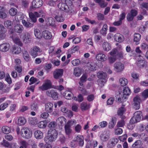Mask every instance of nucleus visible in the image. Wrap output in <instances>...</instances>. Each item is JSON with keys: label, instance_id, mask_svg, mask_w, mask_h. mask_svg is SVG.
Wrapping results in <instances>:
<instances>
[{"label": "nucleus", "instance_id": "10", "mask_svg": "<svg viewBox=\"0 0 148 148\" xmlns=\"http://www.w3.org/2000/svg\"><path fill=\"white\" fill-rule=\"evenodd\" d=\"M64 71L62 69H56L53 72V76L55 79L60 78L63 75Z\"/></svg>", "mask_w": 148, "mask_h": 148}, {"label": "nucleus", "instance_id": "47", "mask_svg": "<svg viewBox=\"0 0 148 148\" xmlns=\"http://www.w3.org/2000/svg\"><path fill=\"white\" fill-rule=\"evenodd\" d=\"M23 56L25 60L27 61L29 60V55L28 52L26 51H24L23 52Z\"/></svg>", "mask_w": 148, "mask_h": 148}, {"label": "nucleus", "instance_id": "60", "mask_svg": "<svg viewBox=\"0 0 148 148\" xmlns=\"http://www.w3.org/2000/svg\"><path fill=\"white\" fill-rule=\"evenodd\" d=\"M5 80L9 84H10L12 82L11 79L8 74H7Z\"/></svg>", "mask_w": 148, "mask_h": 148}, {"label": "nucleus", "instance_id": "58", "mask_svg": "<svg viewBox=\"0 0 148 148\" xmlns=\"http://www.w3.org/2000/svg\"><path fill=\"white\" fill-rule=\"evenodd\" d=\"M15 69L18 73H21L22 71V68L21 66L16 65L15 66Z\"/></svg>", "mask_w": 148, "mask_h": 148}, {"label": "nucleus", "instance_id": "50", "mask_svg": "<svg viewBox=\"0 0 148 148\" xmlns=\"http://www.w3.org/2000/svg\"><path fill=\"white\" fill-rule=\"evenodd\" d=\"M79 49L78 46L73 47L69 50V52L71 53H73L77 51Z\"/></svg>", "mask_w": 148, "mask_h": 148}, {"label": "nucleus", "instance_id": "18", "mask_svg": "<svg viewBox=\"0 0 148 148\" xmlns=\"http://www.w3.org/2000/svg\"><path fill=\"white\" fill-rule=\"evenodd\" d=\"M24 28L23 26L17 24L14 27V29L15 32L18 33H21L23 30Z\"/></svg>", "mask_w": 148, "mask_h": 148}, {"label": "nucleus", "instance_id": "3", "mask_svg": "<svg viewBox=\"0 0 148 148\" xmlns=\"http://www.w3.org/2000/svg\"><path fill=\"white\" fill-rule=\"evenodd\" d=\"M76 121L75 120H72L68 121L64 126L65 133L66 136L69 137L70 136L72 132V130L71 128V126L73 123H76Z\"/></svg>", "mask_w": 148, "mask_h": 148}, {"label": "nucleus", "instance_id": "13", "mask_svg": "<svg viewBox=\"0 0 148 148\" xmlns=\"http://www.w3.org/2000/svg\"><path fill=\"white\" fill-rule=\"evenodd\" d=\"M22 40L25 43L30 42L31 40L30 34L28 32H25L22 37Z\"/></svg>", "mask_w": 148, "mask_h": 148}, {"label": "nucleus", "instance_id": "59", "mask_svg": "<svg viewBox=\"0 0 148 148\" xmlns=\"http://www.w3.org/2000/svg\"><path fill=\"white\" fill-rule=\"evenodd\" d=\"M116 60L115 57L110 56L108 58V60L109 63L110 64H112L115 62Z\"/></svg>", "mask_w": 148, "mask_h": 148}, {"label": "nucleus", "instance_id": "37", "mask_svg": "<svg viewBox=\"0 0 148 148\" xmlns=\"http://www.w3.org/2000/svg\"><path fill=\"white\" fill-rule=\"evenodd\" d=\"M100 138L101 140L103 142L107 141L109 138V137L108 135L104 134H101L100 136Z\"/></svg>", "mask_w": 148, "mask_h": 148}, {"label": "nucleus", "instance_id": "25", "mask_svg": "<svg viewBox=\"0 0 148 148\" xmlns=\"http://www.w3.org/2000/svg\"><path fill=\"white\" fill-rule=\"evenodd\" d=\"M90 105L87 103L83 102L80 105V108L82 111L86 110L90 108Z\"/></svg>", "mask_w": 148, "mask_h": 148}, {"label": "nucleus", "instance_id": "4", "mask_svg": "<svg viewBox=\"0 0 148 148\" xmlns=\"http://www.w3.org/2000/svg\"><path fill=\"white\" fill-rule=\"evenodd\" d=\"M142 113L140 111H136L134 114L133 116L131 119L130 121V123L132 124L139 122L141 120Z\"/></svg>", "mask_w": 148, "mask_h": 148}, {"label": "nucleus", "instance_id": "64", "mask_svg": "<svg viewBox=\"0 0 148 148\" xmlns=\"http://www.w3.org/2000/svg\"><path fill=\"white\" fill-rule=\"evenodd\" d=\"M12 24V22L10 20H7L4 23V25L6 27H9L11 26Z\"/></svg>", "mask_w": 148, "mask_h": 148}, {"label": "nucleus", "instance_id": "21", "mask_svg": "<svg viewBox=\"0 0 148 148\" xmlns=\"http://www.w3.org/2000/svg\"><path fill=\"white\" fill-rule=\"evenodd\" d=\"M123 94L122 98H124L125 99H126L127 96L131 93V90L129 88L125 87L123 88Z\"/></svg>", "mask_w": 148, "mask_h": 148}, {"label": "nucleus", "instance_id": "63", "mask_svg": "<svg viewBox=\"0 0 148 148\" xmlns=\"http://www.w3.org/2000/svg\"><path fill=\"white\" fill-rule=\"evenodd\" d=\"M134 17L130 13H129L127 16V19L128 21H130L133 19Z\"/></svg>", "mask_w": 148, "mask_h": 148}, {"label": "nucleus", "instance_id": "44", "mask_svg": "<svg viewBox=\"0 0 148 148\" xmlns=\"http://www.w3.org/2000/svg\"><path fill=\"white\" fill-rule=\"evenodd\" d=\"M81 74V70L79 68H75L74 70V74L77 77L79 76Z\"/></svg>", "mask_w": 148, "mask_h": 148}, {"label": "nucleus", "instance_id": "17", "mask_svg": "<svg viewBox=\"0 0 148 148\" xmlns=\"http://www.w3.org/2000/svg\"><path fill=\"white\" fill-rule=\"evenodd\" d=\"M95 58L97 60L101 61H105L107 60V57L104 54L100 53L96 55Z\"/></svg>", "mask_w": 148, "mask_h": 148}, {"label": "nucleus", "instance_id": "51", "mask_svg": "<svg viewBox=\"0 0 148 148\" xmlns=\"http://www.w3.org/2000/svg\"><path fill=\"white\" fill-rule=\"evenodd\" d=\"M79 90L84 95H87L88 94V92L84 87H79Z\"/></svg>", "mask_w": 148, "mask_h": 148}, {"label": "nucleus", "instance_id": "6", "mask_svg": "<svg viewBox=\"0 0 148 148\" xmlns=\"http://www.w3.org/2000/svg\"><path fill=\"white\" fill-rule=\"evenodd\" d=\"M41 52L42 50L39 47L37 46H35L31 49L30 54L32 57L34 58Z\"/></svg>", "mask_w": 148, "mask_h": 148}, {"label": "nucleus", "instance_id": "41", "mask_svg": "<svg viewBox=\"0 0 148 148\" xmlns=\"http://www.w3.org/2000/svg\"><path fill=\"white\" fill-rule=\"evenodd\" d=\"M119 82L120 85L122 86H124L126 85L128 83L127 79L125 78H121L119 79Z\"/></svg>", "mask_w": 148, "mask_h": 148}, {"label": "nucleus", "instance_id": "34", "mask_svg": "<svg viewBox=\"0 0 148 148\" xmlns=\"http://www.w3.org/2000/svg\"><path fill=\"white\" fill-rule=\"evenodd\" d=\"M21 52V48L18 47L14 46L13 47L12 53L13 54H17L20 53Z\"/></svg>", "mask_w": 148, "mask_h": 148}, {"label": "nucleus", "instance_id": "56", "mask_svg": "<svg viewBox=\"0 0 148 148\" xmlns=\"http://www.w3.org/2000/svg\"><path fill=\"white\" fill-rule=\"evenodd\" d=\"M99 4L101 7L104 8L107 6L108 3L106 2H105L104 0H102Z\"/></svg>", "mask_w": 148, "mask_h": 148}, {"label": "nucleus", "instance_id": "31", "mask_svg": "<svg viewBox=\"0 0 148 148\" xmlns=\"http://www.w3.org/2000/svg\"><path fill=\"white\" fill-rule=\"evenodd\" d=\"M84 97L82 94H79L77 97H73V99L76 101H77L79 102H81L84 100Z\"/></svg>", "mask_w": 148, "mask_h": 148}, {"label": "nucleus", "instance_id": "53", "mask_svg": "<svg viewBox=\"0 0 148 148\" xmlns=\"http://www.w3.org/2000/svg\"><path fill=\"white\" fill-rule=\"evenodd\" d=\"M118 54V52L117 50L115 49H113L110 53V55L114 57L116 56Z\"/></svg>", "mask_w": 148, "mask_h": 148}, {"label": "nucleus", "instance_id": "57", "mask_svg": "<svg viewBox=\"0 0 148 148\" xmlns=\"http://www.w3.org/2000/svg\"><path fill=\"white\" fill-rule=\"evenodd\" d=\"M55 18L59 22H63L64 20L63 17L60 16H56L55 17Z\"/></svg>", "mask_w": 148, "mask_h": 148}, {"label": "nucleus", "instance_id": "52", "mask_svg": "<svg viewBox=\"0 0 148 148\" xmlns=\"http://www.w3.org/2000/svg\"><path fill=\"white\" fill-rule=\"evenodd\" d=\"M107 79L101 80L99 79L98 80V84L99 86L101 87H103L104 85V84L106 82Z\"/></svg>", "mask_w": 148, "mask_h": 148}, {"label": "nucleus", "instance_id": "46", "mask_svg": "<svg viewBox=\"0 0 148 148\" xmlns=\"http://www.w3.org/2000/svg\"><path fill=\"white\" fill-rule=\"evenodd\" d=\"M1 144L2 146L7 148L10 147V145L8 142L4 139L1 142Z\"/></svg>", "mask_w": 148, "mask_h": 148}, {"label": "nucleus", "instance_id": "39", "mask_svg": "<svg viewBox=\"0 0 148 148\" xmlns=\"http://www.w3.org/2000/svg\"><path fill=\"white\" fill-rule=\"evenodd\" d=\"M26 122V120L24 117H21L18 119V123L20 125H24Z\"/></svg>", "mask_w": 148, "mask_h": 148}, {"label": "nucleus", "instance_id": "24", "mask_svg": "<svg viewBox=\"0 0 148 148\" xmlns=\"http://www.w3.org/2000/svg\"><path fill=\"white\" fill-rule=\"evenodd\" d=\"M98 77L101 80L107 79V75L106 73L101 71L97 73Z\"/></svg>", "mask_w": 148, "mask_h": 148}, {"label": "nucleus", "instance_id": "28", "mask_svg": "<svg viewBox=\"0 0 148 148\" xmlns=\"http://www.w3.org/2000/svg\"><path fill=\"white\" fill-rule=\"evenodd\" d=\"M34 136L37 139H40L43 137L42 132L39 130H36L35 132Z\"/></svg>", "mask_w": 148, "mask_h": 148}, {"label": "nucleus", "instance_id": "7", "mask_svg": "<svg viewBox=\"0 0 148 148\" xmlns=\"http://www.w3.org/2000/svg\"><path fill=\"white\" fill-rule=\"evenodd\" d=\"M52 84L51 82L49 80L47 79L45 81L43 85L39 87V90L44 91L47 90L51 88Z\"/></svg>", "mask_w": 148, "mask_h": 148}, {"label": "nucleus", "instance_id": "14", "mask_svg": "<svg viewBox=\"0 0 148 148\" xmlns=\"http://www.w3.org/2000/svg\"><path fill=\"white\" fill-rule=\"evenodd\" d=\"M64 97L68 100L73 99L74 95L71 91L68 90L65 91L63 94Z\"/></svg>", "mask_w": 148, "mask_h": 148}, {"label": "nucleus", "instance_id": "62", "mask_svg": "<svg viewBox=\"0 0 148 148\" xmlns=\"http://www.w3.org/2000/svg\"><path fill=\"white\" fill-rule=\"evenodd\" d=\"M81 129L82 127L79 124H78L75 126V130L76 132L79 133L80 132Z\"/></svg>", "mask_w": 148, "mask_h": 148}, {"label": "nucleus", "instance_id": "1", "mask_svg": "<svg viewBox=\"0 0 148 148\" xmlns=\"http://www.w3.org/2000/svg\"><path fill=\"white\" fill-rule=\"evenodd\" d=\"M48 134L44 138V140L46 143L49 144L56 139L58 133L55 129H50L48 131Z\"/></svg>", "mask_w": 148, "mask_h": 148}, {"label": "nucleus", "instance_id": "38", "mask_svg": "<svg viewBox=\"0 0 148 148\" xmlns=\"http://www.w3.org/2000/svg\"><path fill=\"white\" fill-rule=\"evenodd\" d=\"M35 14L37 17H41L42 18H45L46 14L42 10L39 11L38 12H35Z\"/></svg>", "mask_w": 148, "mask_h": 148}, {"label": "nucleus", "instance_id": "11", "mask_svg": "<svg viewBox=\"0 0 148 148\" xmlns=\"http://www.w3.org/2000/svg\"><path fill=\"white\" fill-rule=\"evenodd\" d=\"M43 4L42 0H34L32 2V6L30 9L37 8L41 7Z\"/></svg>", "mask_w": 148, "mask_h": 148}, {"label": "nucleus", "instance_id": "29", "mask_svg": "<svg viewBox=\"0 0 148 148\" xmlns=\"http://www.w3.org/2000/svg\"><path fill=\"white\" fill-rule=\"evenodd\" d=\"M143 144L142 141L139 140L136 141L132 145V147L134 148H138L142 145Z\"/></svg>", "mask_w": 148, "mask_h": 148}, {"label": "nucleus", "instance_id": "55", "mask_svg": "<svg viewBox=\"0 0 148 148\" xmlns=\"http://www.w3.org/2000/svg\"><path fill=\"white\" fill-rule=\"evenodd\" d=\"M39 146L40 148H51V147L50 144H47L43 145V143H40Z\"/></svg>", "mask_w": 148, "mask_h": 148}, {"label": "nucleus", "instance_id": "16", "mask_svg": "<svg viewBox=\"0 0 148 148\" xmlns=\"http://www.w3.org/2000/svg\"><path fill=\"white\" fill-rule=\"evenodd\" d=\"M10 47L9 43H5L0 45V50L2 52H6L9 49Z\"/></svg>", "mask_w": 148, "mask_h": 148}, {"label": "nucleus", "instance_id": "23", "mask_svg": "<svg viewBox=\"0 0 148 148\" xmlns=\"http://www.w3.org/2000/svg\"><path fill=\"white\" fill-rule=\"evenodd\" d=\"M42 35L45 39H50L52 37L51 33L47 30L43 31L42 33Z\"/></svg>", "mask_w": 148, "mask_h": 148}, {"label": "nucleus", "instance_id": "49", "mask_svg": "<svg viewBox=\"0 0 148 148\" xmlns=\"http://www.w3.org/2000/svg\"><path fill=\"white\" fill-rule=\"evenodd\" d=\"M141 136L145 137L142 139V141L144 143L148 144V136H146L147 135L143 133L141 134Z\"/></svg>", "mask_w": 148, "mask_h": 148}, {"label": "nucleus", "instance_id": "9", "mask_svg": "<svg viewBox=\"0 0 148 148\" xmlns=\"http://www.w3.org/2000/svg\"><path fill=\"white\" fill-rule=\"evenodd\" d=\"M114 70L117 72L123 71L124 68V65L120 62H117L114 65Z\"/></svg>", "mask_w": 148, "mask_h": 148}, {"label": "nucleus", "instance_id": "36", "mask_svg": "<svg viewBox=\"0 0 148 148\" xmlns=\"http://www.w3.org/2000/svg\"><path fill=\"white\" fill-rule=\"evenodd\" d=\"M14 42L16 44L21 46L23 45V44L21 42V41L20 39L18 37H13L12 38Z\"/></svg>", "mask_w": 148, "mask_h": 148}, {"label": "nucleus", "instance_id": "32", "mask_svg": "<svg viewBox=\"0 0 148 148\" xmlns=\"http://www.w3.org/2000/svg\"><path fill=\"white\" fill-rule=\"evenodd\" d=\"M58 6L59 9L64 11L66 10L67 8L68 7V6L64 3H59L58 5Z\"/></svg>", "mask_w": 148, "mask_h": 148}, {"label": "nucleus", "instance_id": "40", "mask_svg": "<svg viewBox=\"0 0 148 148\" xmlns=\"http://www.w3.org/2000/svg\"><path fill=\"white\" fill-rule=\"evenodd\" d=\"M137 65L140 68H143L146 65L145 61L143 60L138 61L137 63Z\"/></svg>", "mask_w": 148, "mask_h": 148}, {"label": "nucleus", "instance_id": "20", "mask_svg": "<svg viewBox=\"0 0 148 148\" xmlns=\"http://www.w3.org/2000/svg\"><path fill=\"white\" fill-rule=\"evenodd\" d=\"M124 106H123L119 108L117 111L118 114L121 116V117L122 119H124L125 118V116L123 115L126 110Z\"/></svg>", "mask_w": 148, "mask_h": 148}, {"label": "nucleus", "instance_id": "8", "mask_svg": "<svg viewBox=\"0 0 148 148\" xmlns=\"http://www.w3.org/2000/svg\"><path fill=\"white\" fill-rule=\"evenodd\" d=\"M140 97L136 96L133 99L132 104L133 107L136 110H138L140 107Z\"/></svg>", "mask_w": 148, "mask_h": 148}, {"label": "nucleus", "instance_id": "2", "mask_svg": "<svg viewBox=\"0 0 148 148\" xmlns=\"http://www.w3.org/2000/svg\"><path fill=\"white\" fill-rule=\"evenodd\" d=\"M29 16L30 18L29 22H27L25 20L22 21V23L23 25L27 28L31 27L34 25V23H35L37 21V18L35 14V12L34 13L30 12L29 13Z\"/></svg>", "mask_w": 148, "mask_h": 148}, {"label": "nucleus", "instance_id": "45", "mask_svg": "<svg viewBox=\"0 0 148 148\" xmlns=\"http://www.w3.org/2000/svg\"><path fill=\"white\" fill-rule=\"evenodd\" d=\"M9 14L12 16L15 15L17 13V10L16 9L14 8H12L9 10Z\"/></svg>", "mask_w": 148, "mask_h": 148}, {"label": "nucleus", "instance_id": "26", "mask_svg": "<svg viewBox=\"0 0 148 148\" xmlns=\"http://www.w3.org/2000/svg\"><path fill=\"white\" fill-rule=\"evenodd\" d=\"M116 119L115 117H112V118L111 121L109 123L108 127L111 129L114 127L116 123Z\"/></svg>", "mask_w": 148, "mask_h": 148}, {"label": "nucleus", "instance_id": "30", "mask_svg": "<svg viewBox=\"0 0 148 148\" xmlns=\"http://www.w3.org/2000/svg\"><path fill=\"white\" fill-rule=\"evenodd\" d=\"M34 33L35 35L37 38L40 39L42 38V34H41V32L39 29H35Z\"/></svg>", "mask_w": 148, "mask_h": 148}, {"label": "nucleus", "instance_id": "22", "mask_svg": "<svg viewBox=\"0 0 148 148\" xmlns=\"http://www.w3.org/2000/svg\"><path fill=\"white\" fill-rule=\"evenodd\" d=\"M84 138L81 135H79L76 137V141L78 143L80 146H82L84 144Z\"/></svg>", "mask_w": 148, "mask_h": 148}, {"label": "nucleus", "instance_id": "19", "mask_svg": "<svg viewBox=\"0 0 148 148\" xmlns=\"http://www.w3.org/2000/svg\"><path fill=\"white\" fill-rule=\"evenodd\" d=\"M53 108V104L51 103H47L45 104V110L49 113L51 112Z\"/></svg>", "mask_w": 148, "mask_h": 148}, {"label": "nucleus", "instance_id": "35", "mask_svg": "<svg viewBox=\"0 0 148 148\" xmlns=\"http://www.w3.org/2000/svg\"><path fill=\"white\" fill-rule=\"evenodd\" d=\"M87 67L88 69L90 71H95L96 69V65L94 63H91L89 64L87 66Z\"/></svg>", "mask_w": 148, "mask_h": 148}, {"label": "nucleus", "instance_id": "12", "mask_svg": "<svg viewBox=\"0 0 148 148\" xmlns=\"http://www.w3.org/2000/svg\"><path fill=\"white\" fill-rule=\"evenodd\" d=\"M46 93L47 96L51 97L54 100L56 99L58 97V94L57 92L53 90L47 91Z\"/></svg>", "mask_w": 148, "mask_h": 148}, {"label": "nucleus", "instance_id": "27", "mask_svg": "<svg viewBox=\"0 0 148 148\" xmlns=\"http://www.w3.org/2000/svg\"><path fill=\"white\" fill-rule=\"evenodd\" d=\"M103 50L106 51H109L111 49L110 45L107 42L103 43Z\"/></svg>", "mask_w": 148, "mask_h": 148}, {"label": "nucleus", "instance_id": "42", "mask_svg": "<svg viewBox=\"0 0 148 148\" xmlns=\"http://www.w3.org/2000/svg\"><path fill=\"white\" fill-rule=\"evenodd\" d=\"M2 132L5 134H8L11 131L10 128L7 126L3 127L1 129Z\"/></svg>", "mask_w": 148, "mask_h": 148}, {"label": "nucleus", "instance_id": "48", "mask_svg": "<svg viewBox=\"0 0 148 148\" xmlns=\"http://www.w3.org/2000/svg\"><path fill=\"white\" fill-rule=\"evenodd\" d=\"M54 19L52 17H49L48 18V25L51 26H53L55 24Z\"/></svg>", "mask_w": 148, "mask_h": 148}, {"label": "nucleus", "instance_id": "61", "mask_svg": "<svg viewBox=\"0 0 148 148\" xmlns=\"http://www.w3.org/2000/svg\"><path fill=\"white\" fill-rule=\"evenodd\" d=\"M142 95L145 98H147L148 97V89L144 90L142 93Z\"/></svg>", "mask_w": 148, "mask_h": 148}, {"label": "nucleus", "instance_id": "43", "mask_svg": "<svg viewBox=\"0 0 148 148\" xmlns=\"http://www.w3.org/2000/svg\"><path fill=\"white\" fill-rule=\"evenodd\" d=\"M141 37V35L140 34L135 33L134 35V42H138L140 40Z\"/></svg>", "mask_w": 148, "mask_h": 148}, {"label": "nucleus", "instance_id": "33", "mask_svg": "<svg viewBox=\"0 0 148 148\" xmlns=\"http://www.w3.org/2000/svg\"><path fill=\"white\" fill-rule=\"evenodd\" d=\"M66 119L64 117L61 116L59 117L57 120V121L60 123L61 125H63L66 122Z\"/></svg>", "mask_w": 148, "mask_h": 148}, {"label": "nucleus", "instance_id": "54", "mask_svg": "<svg viewBox=\"0 0 148 148\" xmlns=\"http://www.w3.org/2000/svg\"><path fill=\"white\" fill-rule=\"evenodd\" d=\"M38 79L34 77H32L29 79V81L30 82L29 83L30 85H31L37 82Z\"/></svg>", "mask_w": 148, "mask_h": 148}, {"label": "nucleus", "instance_id": "15", "mask_svg": "<svg viewBox=\"0 0 148 148\" xmlns=\"http://www.w3.org/2000/svg\"><path fill=\"white\" fill-rule=\"evenodd\" d=\"M114 39L116 41L121 42L124 40V38L122 34L117 33L114 35Z\"/></svg>", "mask_w": 148, "mask_h": 148}, {"label": "nucleus", "instance_id": "5", "mask_svg": "<svg viewBox=\"0 0 148 148\" xmlns=\"http://www.w3.org/2000/svg\"><path fill=\"white\" fill-rule=\"evenodd\" d=\"M21 134L23 138L28 139L31 137L32 132L29 128L23 127L21 131Z\"/></svg>", "mask_w": 148, "mask_h": 148}]
</instances>
